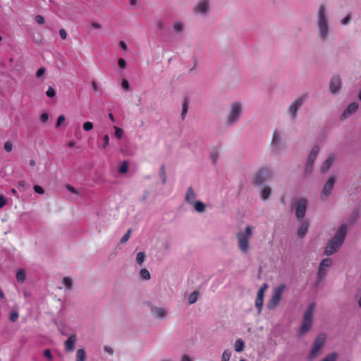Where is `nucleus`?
<instances>
[{
  "label": "nucleus",
  "instance_id": "obj_10",
  "mask_svg": "<svg viewBox=\"0 0 361 361\" xmlns=\"http://www.w3.org/2000/svg\"><path fill=\"white\" fill-rule=\"evenodd\" d=\"M307 200L304 197H298L293 200V207L295 210V216L298 221H302L305 216Z\"/></svg>",
  "mask_w": 361,
  "mask_h": 361
},
{
  "label": "nucleus",
  "instance_id": "obj_28",
  "mask_svg": "<svg viewBox=\"0 0 361 361\" xmlns=\"http://www.w3.org/2000/svg\"><path fill=\"white\" fill-rule=\"evenodd\" d=\"M16 280L18 283H23L26 278L25 271L23 269H19L16 273Z\"/></svg>",
  "mask_w": 361,
  "mask_h": 361
},
{
  "label": "nucleus",
  "instance_id": "obj_9",
  "mask_svg": "<svg viewBox=\"0 0 361 361\" xmlns=\"http://www.w3.org/2000/svg\"><path fill=\"white\" fill-rule=\"evenodd\" d=\"M272 177V169L269 166H264L259 168L255 173L253 181L255 185H261L267 180L271 179Z\"/></svg>",
  "mask_w": 361,
  "mask_h": 361
},
{
  "label": "nucleus",
  "instance_id": "obj_64",
  "mask_svg": "<svg viewBox=\"0 0 361 361\" xmlns=\"http://www.w3.org/2000/svg\"><path fill=\"white\" fill-rule=\"evenodd\" d=\"M104 351L110 355H112L114 353V350L110 347L106 346L104 347Z\"/></svg>",
  "mask_w": 361,
  "mask_h": 361
},
{
  "label": "nucleus",
  "instance_id": "obj_45",
  "mask_svg": "<svg viewBox=\"0 0 361 361\" xmlns=\"http://www.w3.org/2000/svg\"><path fill=\"white\" fill-rule=\"evenodd\" d=\"M118 66L121 69H125L127 67V63L123 58L118 59Z\"/></svg>",
  "mask_w": 361,
  "mask_h": 361
},
{
  "label": "nucleus",
  "instance_id": "obj_50",
  "mask_svg": "<svg viewBox=\"0 0 361 361\" xmlns=\"http://www.w3.org/2000/svg\"><path fill=\"white\" fill-rule=\"evenodd\" d=\"M4 149L7 152H10L12 151V149H13V146H12V144L11 142L8 141V142H6L5 144H4Z\"/></svg>",
  "mask_w": 361,
  "mask_h": 361
},
{
  "label": "nucleus",
  "instance_id": "obj_24",
  "mask_svg": "<svg viewBox=\"0 0 361 361\" xmlns=\"http://www.w3.org/2000/svg\"><path fill=\"white\" fill-rule=\"evenodd\" d=\"M195 212L197 213H203L206 210V205L201 201H196L192 204Z\"/></svg>",
  "mask_w": 361,
  "mask_h": 361
},
{
  "label": "nucleus",
  "instance_id": "obj_17",
  "mask_svg": "<svg viewBox=\"0 0 361 361\" xmlns=\"http://www.w3.org/2000/svg\"><path fill=\"white\" fill-rule=\"evenodd\" d=\"M358 106L359 105L357 102L350 103L343 111L341 115V118L346 119L347 118L350 117L352 114L357 111Z\"/></svg>",
  "mask_w": 361,
  "mask_h": 361
},
{
  "label": "nucleus",
  "instance_id": "obj_57",
  "mask_svg": "<svg viewBox=\"0 0 361 361\" xmlns=\"http://www.w3.org/2000/svg\"><path fill=\"white\" fill-rule=\"evenodd\" d=\"M49 118V115L47 113H43L40 116V121L42 123H46Z\"/></svg>",
  "mask_w": 361,
  "mask_h": 361
},
{
  "label": "nucleus",
  "instance_id": "obj_43",
  "mask_svg": "<svg viewBox=\"0 0 361 361\" xmlns=\"http://www.w3.org/2000/svg\"><path fill=\"white\" fill-rule=\"evenodd\" d=\"M46 94L48 97L53 98L56 94V92L52 87L49 86L46 92Z\"/></svg>",
  "mask_w": 361,
  "mask_h": 361
},
{
  "label": "nucleus",
  "instance_id": "obj_7",
  "mask_svg": "<svg viewBox=\"0 0 361 361\" xmlns=\"http://www.w3.org/2000/svg\"><path fill=\"white\" fill-rule=\"evenodd\" d=\"M326 336L325 334H319L313 342L312 348L308 355V360H314L320 353L325 345Z\"/></svg>",
  "mask_w": 361,
  "mask_h": 361
},
{
  "label": "nucleus",
  "instance_id": "obj_32",
  "mask_svg": "<svg viewBox=\"0 0 361 361\" xmlns=\"http://www.w3.org/2000/svg\"><path fill=\"white\" fill-rule=\"evenodd\" d=\"M118 171L121 174L126 173L128 171V162L127 161H122L118 169Z\"/></svg>",
  "mask_w": 361,
  "mask_h": 361
},
{
  "label": "nucleus",
  "instance_id": "obj_27",
  "mask_svg": "<svg viewBox=\"0 0 361 361\" xmlns=\"http://www.w3.org/2000/svg\"><path fill=\"white\" fill-rule=\"evenodd\" d=\"M185 25L183 22L176 21L173 24V30L176 33H180L184 30Z\"/></svg>",
  "mask_w": 361,
  "mask_h": 361
},
{
  "label": "nucleus",
  "instance_id": "obj_15",
  "mask_svg": "<svg viewBox=\"0 0 361 361\" xmlns=\"http://www.w3.org/2000/svg\"><path fill=\"white\" fill-rule=\"evenodd\" d=\"M341 86V80L338 75H334L329 82V90L331 93H337Z\"/></svg>",
  "mask_w": 361,
  "mask_h": 361
},
{
  "label": "nucleus",
  "instance_id": "obj_2",
  "mask_svg": "<svg viewBox=\"0 0 361 361\" xmlns=\"http://www.w3.org/2000/svg\"><path fill=\"white\" fill-rule=\"evenodd\" d=\"M347 233V226L342 224L339 226L334 237L328 242L324 249L326 255L335 253L343 245Z\"/></svg>",
  "mask_w": 361,
  "mask_h": 361
},
{
  "label": "nucleus",
  "instance_id": "obj_25",
  "mask_svg": "<svg viewBox=\"0 0 361 361\" xmlns=\"http://www.w3.org/2000/svg\"><path fill=\"white\" fill-rule=\"evenodd\" d=\"M271 194V189L270 187H265L260 191L261 199L263 201L267 200Z\"/></svg>",
  "mask_w": 361,
  "mask_h": 361
},
{
  "label": "nucleus",
  "instance_id": "obj_30",
  "mask_svg": "<svg viewBox=\"0 0 361 361\" xmlns=\"http://www.w3.org/2000/svg\"><path fill=\"white\" fill-rule=\"evenodd\" d=\"M62 282L68 290H71L73 288V279L68 276L63 278Z\"/></svg>",
  "mask_w": 361,
  "mask_h": 361
},
{
  "label": "nucleus",
  "instance_id": "obj_36",
  "mask_svg": "<svg viewBox=\"0 0 361 361\" xmlns=\"http://www.w3.org/2000/svg\"><path fill=\"white\" fill-rule=\"evenodd\" d=\"M145 253L144 252H140L136 255V262L141 265L145 260Z\"/></svg>",
  "mask_w": 361,
  "mask_h": 361
},
{
  "label": "nucleus",
  "instance_id": "obj_55",
  "mask_svg": "<svg viewBox=\"0 0 361 361\" xmlns=\"http://www.w3.org/2000/svg\"><path fill=\"white\" fill-rule=\"evenodd\" d=\"M350 16L348 14L344 18L341 20V24L343 25H346L349 23L350 20Z\"/></svg>",
  "mask_w": 361,
  "mask_h": 361
},
{
  "label": "nucleus",
  "instance_id": "obj_35",
  "mask_svg": "<svg viewBox=\"0 0 361 361\" xmlns=\"http://www.w3.org/2000/svg\"><path fill=\"white\" fill-rule=\"evenodd\" d=\"M140 276L144 280H149L151 278V274L147 269L142 268L140 271Z\"/></svg>",
  "mask_w": 361,
  "mask_h": 361
},
{
  "label": "nucleus",
  "instance_id": "obj_62",
  "mask_svg": "<svg viewBox=\"0 0 361 361\" xmlns=\"http://www.w3.org/2000/svg\"><path fill=\"white\" fill-rule=\"evenodd\" d=\"M180 361H192L191 358L188 355H183Z\"/></svg>",
  "mask_w": 361,
  "mask_h": 361
},
{
  "label": "nucleus",
  "instance_id": "obj_23",
  "mask_svg": "<svg viewBox=\"0 0 361 361\" xmlns=\"http://www.w3.org/2000/svg\"><path fill=\"white\" fill-rule=\"evenodd\" d=\"M319 146L318 145L314 146L309 154L307 161H310V163H311V162L314 163L316 159L317 156L319 154Z\"/></svg>",
  "mask_w": 361,
  "mask_h": 361
},
{
  "label": "nucleus",
  "instance_id": "obj_61",
  "mask_svg": "<svg viewBox=\"0 0 361 361\" xmlns=\"http://www.w3.org/2000/svg\"><path fill=\"white\" fill-rule=\"evenodd\" d=\"M59 35L63 39H65L67 37V34L65 30L61 29L59 30Z\"/></svg>",
  "mask_w": 361,
  "mask_h": 361
},
{
  "label": "nucleus",
  "instance_id": "obj_11",
  "mask_svg": "<svg viewBox=\"0 0 361 361\" xmlns=\"http://www.w3.org/2000/svg\"><path fill=\"white\" fill-rule=\"evenodd\" d=\"M271 150L276 154L281 153L285 149L283 135L281 132L279 130H274L273 133L271 142Z\"/></svg>",
  "mask_w": 361,
  "mask_h": 361
},
{
  "label": "nucleus",
  "instance_id": "obj_41",
  "mask_svg": "<svg viewBox=\"0 0 361 361\" xmlns=\"http://www.w3.org/2000/svg\"><path fill=\"white\" fill-rule=\"evenodd\" d=\"M314 163L307 161V164L305 169V174H310L312 171Z\"/></svg>",
  "mask_w": 361,
  "mask_h": 361
},
{
  "label": "nucleus",
  "instance_id": "obj_60",
  "mask_svg": "<svg viewBox=\"0 0 361 361\" xmlns=\"http://www.w3.org/2000/svg\"><path fill=\"white\" fill-rule=\"evenodd\" d=\"M119 47L123 51H126L128 49L127 44L125 42L121 41L119 44Z\"/></svg>",
  "mask_w": 361,
  "mask_h": 361
},
{
  "label": "nucleus",
  "instance_id": "obj_48",
  "mask_svg": "<svg viewBox=\"0 0 361 361\" xmlns=\"http://www.w3.org/2000/svg\"><path fill=\"white\" fill-rule=\"evenodd\" d=\"M46 69L44 67L39 68L36 73V77L37 78H41L44 76L45 73Z\"/></svg>",
  "mask_w": 361,
  "mask_h": 361
},
{
  "label": "nucleus",
  "instance_id": "obj_33",
  "mask_svg": "<svg viewBox=\"0 0 361 361\" xmlns=\"http://www.w3.org/2000/svg\"><path fill=\"white\" fill-rule=\"evenodd\" d=\"M264 304V298H260L259 297H257L255 299V305L257 309L258 314H260Z\"/></svg>",
  "mask_w": 361,
  "mask_h": 361
},
{
  "label": "nucleus",
  "instance_id": "obj_31",
  "mask_svg": "<svg viewBox=\"0 0 361 361\" xmlns=\"http://www.w3.org/2000/svg\"><path fill=\"white\" fill-rule=\"evenodd\" d=\"M159 178L161 180V183L164 185L166 183V173L164 165H162L159 171Z\"/></svg>",
  "mask_w": 361,
  "mask_h": 361
},
{
  "label": "nucleus",
  "instance_id": "obj_4",
  "mask_svg": "<svg viewBox=\"0 0 361 361\" xmlns=\"http://www.w3.org/2000/svg\"><path fill=\"white\" fill-rule=\"evenodd\" d=\"M253 235V228L247 225L244 231H239L236 233V240L238 249L245 255L249 252L250 245V241Z\"/></svg>",
  "mask_w": 361,
  "mask_h": 361
},
{
  "label": "nucleus",
  "instance_id": "obj_59",
  "mask_svg": "<svg viewBox=\"0 0 361 361\" xmlns=\"http://www.w3.org/2000/svg\"><path fill=\"white\" fill-rule=\"evenodd\" d=\"M90 27L93 29H101L102 25L98 23L92 22L90 24Z\"/></svg>",
  "mask_w": 361,
  "mask_h": 361
},
{
  "label": "nucleus",
  "instance_id": "obj_6",
  "mask_svg": "<svg viewBox=\"0 0 361 361\" xmlns=\"http://www.w3.org/2000/svg\"><path fill=\"white\" fill-rule=\"evenodd\" d=\"M286 288V284H281L273 290L272 295L267 303V308L269 310H275L280 304L284 290Z\"/></svg>",
  "mask_w": 361,
  "mask_h": 361
},
{
  "label": "nucleus",
  "instance_id": "obj_47",
  "mask_svg": "<svg viewBox=\"0 0 361 361\" xmlns=\"http://www.w3.org/2000/svg\"><path fill=\"white\" fill-rule=\"evenodd\" d=\"M188 111V103L186 102H185L183 104V109H182V113H181V116H182L183 119L185 118Z\"/></svg>",
  "mask_w": 361,
  "mask_h": 361
},
{
  "label": "nucleus",
  "instance_id": "obj_44",
  "mask_svg": "<svg viewBox=\"0 0 361 361\" xmlns=\"http://www.w3.org/2000/svg\"><path fill=\"white\" fill-rule=\"evenodd\" d=\"M82 128L85 131H90L92 130L93 124L90 121H87L83 123Z\"/></svg>",
  "mask_w": 361,
  "mask_h": 361
},
{
  "label": "nucleus",
  "instance_id": "obj_8",
  "mask_svg": "<svg viewBox=\"0 0 361 361\" xmlns=\"http://www.w3.org/2000/svg\"><path fill=\"white\" fill-rule=\"evenodd\" d=\"M307 97V94L299 95L289 104L287 111L291 119H295L297 118L298 110L305 104Z\"/></svg>",
  "mask_w": 361,
  "mask_h": 361
},
{
  "label": "nucleus",
  "instance_id": "obj_14",
  "mask_svg": "<svg viewBox=\"0 0 361 361\" xmlns=\"http://www.w3.org/2000/svg\"><path fill=\"white\" fill-rule=\"evenodd\" d=\"M332 259L331 258H325L322 260L319 264L317 276L319 281H322L323 278L326 275L329 269L332 265Z\"/></svg>",
  "mask_w": 361,
  "mask_h": 361
},
{
  "label": "nucleus",
  "instance_id": "obj_1",
  "mask_svg": "<svg viewBox=\"0 0 361 361\" xmlns=\"http://www.w3.org/2000/svg\"><path fill=\"white\" fill-rule=\"evenodd\" d=\"M316 26L319 39L324 42L330 36L331 28L328 6L322 3L319 5L316 13Z\"/></svg>",
  "mask_w": 361,
  "mask_h": 361
},
{
  "label": "nucleus",
  "instance_id": "obj_38",
  "mask_svg": "<svg viewBox=\"0 0 361 361\" xmlns=\"http://www.w3.org/2000/svg\"><path fill=\"white\" fill-rule=\"evenodd\" d=\"M338 358V354L336 353H331L327 355L321 361H336Z\"/></svg>",
  "mask_w": 361,
  "mask_h": 361
},
{
  "label": "nucleus",
  "instance_id": "obj_5",
  "mask_svg": "<svg viewBox=\"0 0 361 361\" xmlns=\"http://www.w3.org/2000/svg\"><path fill=\"white\" fill-rule=\"evenodd\" d=\"M316 304L310 303L303 314L302 322L297 333L298 337H302L312 328L313 324V315L315 310Z\"/></svg>",
  "mask_w": 361,
  "mask_h": 361
},
{
  "label": "nucleus",
  "instance_id": "obj_16",
  "mask_svg": "<svg viewBox=\"0 0 361 361\" xmlns=\"http://www.w3.org/2000/svg\"><path fill=\"white\" fill-rule=\"evenodd\" d=\"M77 342L76 334H71L68 336L67 340L64 342L65 351L67 353L73 352L75 350V345Z\"/></svg>",
  "mask_w": 361,
  "mask_h": 361
},
{
  "label": "nucleus",
  "instance_id": "obj_3",
  "mask_svg": "<svg viewBox=\"0 0 361 361\" xmlns=\"http://www.w3.org/2000/svg\"><path fill=\"white\" fill-rule=\"evenodd\" d=\"M244 110V103L235 101L230 104L225 118V125L228 128L233 127L240 121Z\"/></svg>",
  "mask_w": 361,
  "mask_h": 361
},
{
  "label": "nucleus",
  "instance_id": "obj_58",
  "mask_svg": "<svg viewBox=\"0 0 361 361\" xmlns=\"http://www.w3.org/2000/svg\"><path fill=\"white\" fill-rule=\"evenodd\" d=\"M6 204V200L3 195H0V209L5 206Z\"/></svg>",
  "mask_w": 361,
  "mask_h": 361
},
{
  "label": "nucleus",
  "instance_id": "obj_39",
  "mask_svg": "<svg viewBox=\"0 0 361 361\" xmlns=\"http://www.w3.org/2000/svg\"><path fill=\"white\" fill-rule=\"evenodd\" d=\"M231 357V351L228 349L225 350L223 352L222 356H221V361H229Z\"/></svg>",
  "mask_w": 361,
  "mask_h": 361
},
{
  "label": "nucleus",
  "instance_id": "obj_52",
  "mask_svg": "<svg viewBox=\"0 0 361 361\" xmlns=\"http://www.w3.org/2000/svg\"><path fill=\"white\" fill-rule=\"evenodd\" d=\"M66 118L63 115H60L57 118L56 127L61 126V123L65 121Z\"/></svg>",
  "mask_w": 361,
  "mask_h": 361
},
{
  "label": "nucleus",
  "instance_id": "obj_18",
  "mask_svg": "<svg viewBox=\"0 0 361 361\" xmlns=\"http://www.w3.org/2000/svg\"><path fill=\"white\" fill-rule=\"evenodd\" d=\"M197 193L194 190L192 186L188 188L185 195V201L192 205L193 203L196 202Z\"/></svg>",
  "mask_w": 361,
  "mask_h": 361
},
{
  "label": "nucleus",
  "instance_id": "obj_34",
  "mask_svg": "<svg viewBox=\"0 0 361 361\" xmlns=\"http://www.w3.org/2000/svg\"><path fill=\"white\" fill-rule=\"evenodd\" d=\"M199 292L195 290L193 291L188 297V303L190 305L194 304L198 299Z\"/></svg>",
  "mask_w": 361,
  "mask_h": 361
},
{
  "label": "nucleus",
  "instance_id": "obj_21",
  "mask_svg": "<svg viewBox=\"0 0 361 361\" xmlns=\"http://www.w3.org/2000/svg\"><path fill=\"white\" fill-rule=\"evenodd\" d=\"M335 157L334 155H330L326 159V161L322 164L321 166V172L326 173L331 168L332 164L334 163Z\"/></svg>",
  "mask_w": 361,
  "mask_h": 361
},
{
  "label": "nucleus",
  "instance_id": "obj_22",
  "mask_svg": "<svg viewBox=\"0 0 361 361\" xmlns=\"http://www.w3.org/2000/svg\"><path fill=\"white\" fill-rule=\"evenodd\" d=\"M220 156L219 149L214 148L210 152L209 158L213 165H216Z\"/></svg>",
  "mask_w": 361,
  "mask_h": 361
},
{
  "label": "nucleus",
  "instance_id": "obj_19",
  "mask_svg": "<svg viewBox=\"0 0 361 361\" xmlns=\"http://www.w3.org/2000/svg\"><path fill=\"white\" fill-rule=\"evenodd\" d=\"M151 312L156 318L164 319L167 315V310L158 307H152L151 308Z\"/></svg>",
  "mask_w": 361,
  "mask_h": 361
},
{
  "label": "nucleus",
  "instance_id": "obj_46",
  "mask_svg": "<svg viewBox=\"0 0 361 361\" xmlns=\"http://www.w3.org/2000/svg\"><path fill=\"white\" fill-rule=\"evenodd\" d=\"M109 144V137L107 134L104 135L103 137V145L102 149H105Z\"/></svg>",
  "mask_w": 361,
  "mask_h": 361
},
{
  "label": "nucleus",
  "instance_id": "obj_42",
  "mask_svg": "<svg viewBox=\"0 0 361 361\" xmlns=\"http://www.w3.org/2000/svg\"><path fill=\"white\" fill-rule=\"evenodd\" d=\"M121 87L125 91L130 90V85L128 81L126 78H123L121 80Z\"/></svg>",
  "mask_w": 361,
  "mask_h": 361
},
{
  "label": "nucleus",
  "instance_id": "obj_54",
  "mask_svg": "<svg viewBox=\"0 0 361 361\" xmlns=\"http://www.w3.org/2000/svg\"><path fill=\"white\" fill-rule=\"evenodd\" d=\"M35 20L37 23H39L40 25H42L44 23V18L42 16H40V15H37L35 17Z\"/></svg>",
  "mask_w": 361,
  "mask_h": 361
},
{
  "label": "nucleus",
  "instance_id": "obj_49",
  "mask_svg": "<svg viewBox=\"0 0 361 361\" xmlns=\"http://www.w3.org/2000/svg\"><path fill=\"white\" fill-rule=\"evenodd\" d=\"M33 189L35 192H37L39 195H43L44 193V189L39 185H34Z\"/></svg>",
  "mask_w": 361,
  "mask_h": 361
},
{
  "label": "nucleus",
  "instance_id": "obj_26",
  "mask_svg": "<svg viewBox=\"0 0 361 361\" xmlns=\"http://www.w3.org/2000/svg\"><path fill=\"white\" fill-rule=\"evenodd\" d=\"M245 346V343L241 338H238L234 343V349L238 353L243 351Z\"/></svg>",
  "mask_w": 361,
  "mask_h": 361
},
{
  "label": "nucleus",
  "instance_id": "obj_53",
  "mask_svg": "<svg viewBox=\"0 0 361 361\" xmlns=\"http://www.w3.org/2000/svg\"><path fill=\"white\" fill-rule=\"evenodd\" d=\"M66 189L70 191L71 192L73 193V194H78V190L74 188L73 187L72 185H69V184H67L66 185Z\"/></svg>",
  "mask_w": 361,
  "mask_h": 361
},
{
  "label": "nucleus",
  "instance_id": "obj_56",
  "mask_svg": "<svg viewBox=\"0 0 361 361\" xmlns=\"http://www.w3.org/2000/svg\"><path fill=\"white\" fill-rule=\"evenodd\" d=\"M44 356L48 358L49 360H52V355L49 349H46L44 351Z\"/></svg>",
  "mask_w": 361,
  "mask_h": 361
},
{
  "label": "nucleus",
  "instance_id": "obj_29",
  "mask_svg": "<svg viewBox=\"0 0 361 361\" xmlns=\"http://www.w3.org/2000/svg\"><path fill=\"white\" fill-rule=\"evenodd\" d=\"M75 356V361H85L86 360V353L84 349H78L76 352Z\"/></svg>",
  "mask_w": 361,
  "mask_h": 361
},
{
  "label": "nucleus",
  "instance_id": "obj_12",
  "mask_svg": "<svg viewBox=\"0 0 361 361\" xmlns=\"http://www.w3.org/2000/svg\"><path fill=\"white\" fill-rule=\"evenodd\" d=\"M211 8L210 0H199L194 8V13L202 16L209 14Z\"/></svg>",
  "mask_w": 361,
  "mask_h": 361
},
{
  "label": "nucleus",
  "instance_id": "obj_51",
  "mask_svg": "<svg viewBox=\"0 0 361 361\" xmlns=\"http://www.w3.org/2000/svg\"><path fill=\"white\" fill-rule=\"evenodd\" d=\"M18 318V313L16 311H13L10 314V319L12 322H16Z\"/></svg>",
  "mask_w": 361,
  "mask_h": 361
},
{
  "label": "nucleus",
  "instance_id": "obj_63",
  "mask_svg": "<svg viewBox=\"0 0 361 361\" xmlns=\"http://www.w3.org/2000/svg\"><path fill=\"white\" fill-rule=\"evenodd\" d=\"M264 291H263V289H259L257 292V297H259L260 298H264Z\"/></svg>",
  "mask_w": 361,
  "mask_h": 361
},
{
  "label": "nucleus",
  "instance_id": "obj_13",
  "mask_svg": "<svg viewBox=\"0 0 361 361\" xmlns=\"http://www.w3.org/2000/svg\"><path fill=\"white\" fill-rule=\"evenodd\" d=\"M336 180V176H331L324 185L321 192V197L323 200L327 199L331 195Z\"/></svg>",
  "mask_w": 361,
  "mask_h": 361
},
{
  "label": "nucleus",
  "instance_id": "obj_37",
  "mask_svg": "<svg viewBox=\"0 0 361 361\" xmlns=\"http://www.w3.org/2000/svg\"><path fill=\"white\" fill-rule=\"evenodd\" d=\"M114 135H115V137L120 140L122 138V137L123 136V129H121V128L118 127V126H114Z\"/></svg>",
  "mask_w": 361,
  "mask_h": 361
},
{
  "label": "nucleus",
  "instance_id": "obj_40",
  "mask_svg": "<svg viewBox=\"0 0 361 361\" xmlns=\"http://www.w3.org/2000/svg\"><path fill=\"white\" fill-rule=\"evenodd\" d=\"M132 230L130 228L128 230L127 233L121 238V243H126L130 238Z\"/></svg>",
  "mask_w": 361,
  "mask_h": 361
},
{
  "label": "nucleus",
  "instance_id": "obj_20",
  "mask_svg": "<svg viewBox=\"0 0 361 361\" xmlns=\"http://www.w3.org/2000/svg\"><path fill=\"white\" fill-rule=\"evenodd\" d=\"M309 222L307 220L302 221L297 231V236L302 238L307 233Z\"/></svg>",
  "mask_w": 361,
  "mask_h": 361
}]
</instances>
